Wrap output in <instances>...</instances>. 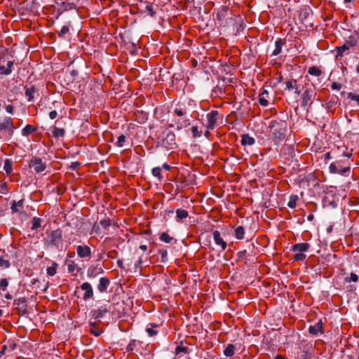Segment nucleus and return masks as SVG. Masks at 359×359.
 <instances>
[{
	"label": "nucleus",
	"instance_id": "nucleus-1",
	"mask_svg": "<svg viewBox=\"0 0 359 359\" xmlns=\"http://www.w3.org/2000/svg\"><path fill=\"white\" fill-rule=\"evenodd\" d=\"M196 108V102L189 99L184 102H179L174 109L173 113L180 117L175 121L176 129L180 130L190 125V121L187 117L191 111Z\"/></svg>",
	"mask_w": 359,
	"mask_h": 359
},
{
	"label": "nucleus",
	"instance_id": "nucleus-2",
	"mask_svg": "<svg viewBox=\"0 0 359 359\" xmlns=\"http://www.w3.org/2000/svg\"><path fill=\"white\" fill-rule=\"evenodd\" d=\"M157 146L167 150L176 149L177 144L175 133L168 128L162 130L157 137Z\"/></svg>",
	"mask_w": 359,
	"mask_h": 359
},
{
	"label": "nucleus",
	"instance_id": "nucleus-3",
	"mask_svg": "<svg viewBox=\"0 0 359 359\" xmlns=\"http://www.w3.org/2000/svg\"><path fill=\"white\" fill-rule=\"evenodd\" d=\"M270 134L274 142L283 141L286 135L287 123L281 120H273L269 123Z\"/></svg>",
	"mask_w": 359,
	"mask_h": 359
},
{
	"label": "nucleus",
	"instance_id": "nucleus-4",
	"mask_svg": "<svg viewBox=\"0 0 359 359\" xmlns=\"http://www.w3.org/2000/svg\"><path fill=\"white\" fill-rule=\"evenodd\" d=\"M330 172L339 174L342 176H348L351 170V163L348 159H338L329 166Z\"/></svg>",
	"mask_w": 359,
	"mask_h": 359
},
{
	"label": "nucleus",
	"instance_id": "nucleus-5",
	"mask_svg": "<svg viewBox=\"0 0 359 359\" xmlns=\"http://www.w3.org/2000/svg\"><path fill=\"white\" fill-rule=\"evenodd\" d=\"M15 126L12 118L8 116L4 117L0 121V139L4 141L8 140L13 135Z\"/></svg>",
	"mask_w": 359,
	"mask_h": 359
},
{
	"label": "nucleus",
	"instance_id": "nucleus-6",
	"mask_svg": "<svg viewBox=\"0 0 359 359\" xmlns=\"http://www.w3.org/2000/svg\"><path fill=\"white\" fill-rule=\"evenodd\" d=\"M63 243L62 232L60 229L52 231L44 239V245L47 247H62Z\"/></svg>",
	"mask_w": 359,
	"mask_h": 359
},
{
	"label": "nucleus",
	"instance_id": "nucleus-7",
	"mask_svg": "<svg viewBox=\"0 0 359 359\" xmlns=\"http://www.w3.org/2000/svg\"><path fill=\"white\" fill-rule=\"evenodd\" d=\"M310 247V244L308 243H300L294 245L292 247V251L294 252L293 255V259L295 261H303L306 258V255L304 254L306 252Z\"/></svg>",
	"mask_w": 359,
	"mask_h": 359
},
{
	"label": "nucleus",
	"instance_id": "nucleus-8",
	"mask_svg": "<svg viewBox=\"0 0 359 359\" xmlns=\"http://www.w3.org/2000/svg\"><path fill=\"white\" fill-rule=\"evenodd\" d=\"M357 43L358 39L356 35L349 36L342 46L336 48L337 57H342L344 51L348 50L351 48L355 47Z\"/></svg>",
	"mask_w": 359,
	"mask_h": 359
},
{
	"label": "nucleus",
	"instance_id": "nucleus-9",
	"mask_svg": "<svg viewBox=\"0 0 359 359\" xmlns=\"http://www.w3.org/2000/svg\"><path fill=\"white\" fill-rule=\"evenodd\" d=\"M316 95V93L314 89L311 88H306L302 95L301 106L304 108L311 107Z\"/></svg>",
	"mask_w": 359,
	"mask_h": 359
},
{
	"label": "nucleus",
	"instance_id": "nucleus-10",
	"mask_svg": "<svg viewBox=\"0 0 359 359\" xmlns=\"http://www.w3.org/2000/svg\"><path fill=\"white\" fill-rule=\"evenodd\" d=\"M29 167L36 173H40L46 169V163L41 158L34 156L29 162Z\"/></svg>",
	"mask_w": 359,
	"mask_h": 359
},
{
	"label": "nucleus",
	"instance_id": "nucleus-11",
	"mask_svg": "<svg viewBox=\"0 0 359 359\" xmlns=\"http://www.w3.org/2000/svg\"><path fill=\"white\" fill-rule=\"evenodd\" d=\"M229 8L226 6H222L217 14V20L220 25L226 26L228 20L231 21V18H227Z\"/></svg>",
	"mask_w": 359,
	"mask_h": 359
},
{
	"label": "nucleus",
	"instance_id": "nucleus-12",
	"mask_svg": "<svg viewBox=\"0 0 359 359\" xmlns=\"http://www.w3.org/2000/svg\"><path fill=\"white\" fill-rule=\"evenodd\" d=\"M219 116V112L215 110L211 111L210 113L207 114L206 118H207V125L206 128L209 130H212L217 121Z\"/></svg>",
	"mask_w": 359,
	"mask_h": 359
},
{
	"label": "nucleus",
	"instance_id": "nucleus-13",
	"mask_svg": "<svg viewBox=\"0 0 359 359\" xmlns=\"http://www.w3.org/2000/svg\"><path fill=\"white\" fill-rule=\"evenodd\" d=\"M76 253L81 259H88L91 257V249L86 245H80L76 246Z\"/></svg>",
	"mask_w": 359,
	"mask_h": 359
},
{
	"label": "nucleus",
	"instance_id": "nucleus-14",
	"mask_svg": "<svg viewBox=\"0 0 359 359\" xmlns=\"http://www.w3.org/2000/svg\"><path fill=\"white\" fill-rule=\"evenodd\" d=\"M109 312V309L107 305H103L97 309H94L90 311L91 318L96 320L102 318L105 313Z\"/></svg>",
	"mask_w": 359,
	"mask_h": 359
},
{
	"label": "nucleus",
	"instance_id": "nucleus-15",
	"mask_svg": "<svg viewBox=\"0 0 359 359\" xmlns=\"http://www.w3.org/2000/svg\"><path fill=\"white\" fill-rule=\"evenodd\" d=\"M26 302L25 297H20L14 300V304L17 306V309L22 314H26L27 311Z\"/></svg>",
	"mask_w": 359,
	"mask_h": 359
},
{
	"label": "nucleus",
	"instance_id": "nucleus-16",
	"mask_svg": "<svg viewBox=\"0 0 359 359\" xmlns=\"http://www.w3.org/2000/svg\"><path fill=\"white\" fill-rule=\"evenodd\" d=\"M81 289L82 290L85 291V293L83 294L84 300H88L93 296V290L91 285L89 283H88V282L83 283L81 285Z\"/></svg>",
	"mask_w": 359,
	"mask_h": 359
},
{
	"label": "nucleus",
	"instance_id": "nucleus-17",
	"mask_svg": "<svg viewBox=\"0 0 359 359\" xmlns=\"http://www.w3.org/2000/svg\"><path fill=\"white\" fill-rule=\"evenodd\" d=\"M25 95L28 102H32L34 99V95L37 93V90L34 86H25Z\"/></svg>",
	"mask_w": 359,
	"mask_h": 359
},
{
	"label": "nucleus",
	"instance_id": "nucleus-18",
	"mask_svg": "<svg viewBox=\"0 0 359 359\" xmlns=\"http://www.w3.org/2000/svg\"><path fill=\"white\" fill-rule=\"evenodd\" d=\"M13 65H14V63H13V61H12V60L8 61L6 63V66L1 65H0V75L7 76V75L11 74L13 71Z\"/></svg>",
	"mask_w": 359,
	"mask_h": 359
},
{
	"label": "nucleus",
	"instance_id": "nucleus-19",
	"mask_svg": "<svg viewBox=\"0 0 359 359\" xmlns=\"http://www.w3.org/2000/svg\"><path fill=\"white\" fill-rule=\"evenodd\" d=\"M213 239L215 243L220 245L222 249L224 250L226 248V243L223 240V238L221 237V234L219 231H214L212 233Z\"/></svg>",
	"mask_w": 359,
	"mask_h": 359
},
{
	"label": "nucleus",
	"instance_id": "nucleus-20",
	"mask_svg": "<svg viewBox=\"0 0 359 359\" xmlns=\"http://www.w3.org/2000/svg\"><path fill=\"white\" fill-rule=\"evenodd\" d=\"M109 284H110V280L108 278L102 277V278H100V279L99 280V283L97 286V290L102 293L106 292Z\"/></svg>",
	"mask_w": 359,
	"mask_h": 359
},
{
	"label": "nucleus",
	"instance_id": "nucleus-21",
	"mask_svg": "<svg viewBox=\"0 0 359 359\" xmlns=\"http://www.w3.org/2000/svg\"><path fill=\"white\" fill-rule=\"evenodd\" d=\"M269 94L268 90L266 89H262L258 97L259 103L263 107H266L269 104Z\"/></svg>",
	"mask_w": 359,
	"mask_h": 359
},
{
	"label": "nucleus",
	"instance_id": "nucleus-22",
	"mask_svg": "<svg viewBox=\"0 0 359 359\" xmlns=\"http://www.w3.org/2000/svg\"><path fill=\"white\" fill-rule=\"evenodd\" d=\"M309 332L313 335H317L318 333H323V323L319 320L313 325L309 327Z\"/></svg>",
	"mask_w": 359,
	"mask_h": 359
},
{
	"label": "nucleus",
	"instance_id": "nucleus-23",
	"mask_svg": "<svg viewBox=\"0 0 359 359\" xmlns=\"http://www.w3.org/2000/svg\"><path fill=\"white\" fill-rule=\"evenodd\" d=\"M286 41L285 39H278L275 42V49L273 50L271 55L276 56L279 55L282 51L283 46L285 44Z\"/></svg>",
	"mask_w": 359,
	"mask_h": 359
},
{
	"label": "nucleus",
	"instance_id": "nucleus-24",
	"mask_svg": "<svg viewBox=\"0 0 359 359\" xmlns=\"http://www.w3.org/2000/svg\"><path fill=\"white\" fill-rule=\"evenodd\" d=\"M67 271L69 273H71L73 275H76L77 273L80 271V268L74 261H70L67 264Z\"/></svg>",
	"mask_w": 359,
	"mask_h": 359
},
{
	"label": "nucleus",
	"instance_id": "nucleus-25",
	"mask_svg": "<svg viewBox=\"0 0 359 359\" xmlns=\"http://www.w3.org/2000/svg\"><path fill=\"white\" fill-rule=\"evenodd\" d=\"M241 142L243 145H252L255 144V140L252 137L250 136L248 134H245L243 135Z\"/></svg>",
	"mask_w": 359,
	"mask_h": 359
},
{
	"label": "nucleus",
	"instance_id": "nucleus-26",
	"mask_svg": "<svg viewBox=\"0 0 359 359\" xmlns=\"http://www.w3.org/2000/svg\"><path fill=\"white\" fill-rule=\"evenodd\" d=\"M76 8V4L74 1H70V0H67V1L62 2L61 5V8L64 11H70L75 9Z\"/></svg>",
	"mask_w": 359,
	"mask_h": 359
},
{
	"label": "nucleus",
	"instance_id": "nucleus-27",
	"mask_svg": "<svg viewBox=\"0 0 359 359\" xmlns=\"http://www.w3.org/2000/svg\"><path fill=\"white\" fill-rule=\"evenodd\" d=\"M235 349L236 347L233 344H229L224 350V355L226 357H231L234 354Z\"/></svg>",
	"mask_w": 359,
	"mask_h": 359
},
{
	"label": "nucleus",
	"instance_id": "nucleus-28",
	"mask_svg": "<svg viewBox=\"0 0 359 359\" xmlns=\"http://www.w3.org/2000/svg\"><path fill=\"white\" fill-rule=\"evenodd\" d=\"M245 230L242 226H237L234 230L235 237L238 240H242L244 238Z\"/></svg>",
	"mask_w": 359,
	"mask_h": 359
},
{
	"label": "nucleus",
	"instance_id": "nucleus-29",
	"mask_svg": "<svg viewBox=\"0 0 359 359\" xmlns=\"http://www.w3.org/2000/svg\"><path fill=\"white\" fill-rule=\"evenodd\" d=\"M23 204H24V199H21L18 201H13L11 202V207L12 212H19V210L18 209V208L22 206Z\"/></svg>",
	"mask_w": 359,
	"mask_h": 359
},
{
	"label": "nucleus",
	"instance_id": "nucleus-30",
	"mask_svg": "<svg viewBox=\"0 0 359 359\" xmlns=\"http://www.w3.org/2000/svg\"><path fill=\"white\" fill-rule=\"evenodd\" d=\"M308 73L314 76H320L322 74V71L318 67L312 66L309 68Z\"/></svg>",
	"mask_w": 359,
	"mask_h": 359
},
{
	"label": "nucleus",
	"instance_id": "nucleus-31",
	"mask_svg": "<svg viewBox=\"0 0 359 359\" xmlns=\"http://www.w3.org/2000/svg\"><path fill=\"white\" fill-rule=\"evenodd\" d=\"M36 130V128L28 124L22 130V134L24 136H28Z\"/></svg>",
	"mask_w": 359,
	"mask_h": 359
},
{
	"label": "nucleus",
	"instance_id": "nucleus-32",
	"mask_svg": "<svg viewBox=\"0 0 359 359\" xmlns=\"http://www.w3.org/2000/svg\"><path fill=\"white\" fill-rule=\"evenodd\" d=\"M52 133L55 137L57 138L63 137L65 134V131L63 128L54 127Z\"/></svg>",
	"mask_w": 359,
	"mask_h": 359
},
{
	"label": "nucleus",
	"instance_id": "nucleus-33",
	"mask_svg": "<svg viewBox=\"0 0 359 359\" xmlns=\"http://www.w3.org/2000/svg\"><path fill=\"white\" fill-rule=\"evenodd\" d=\"M57 266L58 264L56 262H53L50 266L47 268V274L50 276H53L57 272Z\"/></svg>",
	"mask_w": 359,
	"mask_h": 359
},
{
	"label": "nucleus",
	"instance_id": "nucleus-34",
	"mask_svg": "<svg viewBox=\"0 0 359 359\" xmlns=\"http://www.w3.org/2000/svg\"><path fill=\"white\" fill-rule=\"evenodd\" d=\"M4 170L7 175H9L13 170L12 163L9 159H6L4 165Z\"/></svg>",
	"mask_w": 359,
	"mask_h": 359
},
{
	"label": "nucleus",
	"instance_id": "nucleus-35",
	"mask_svg": "<svg viewBox=\"0 0 359 359\" xmlns=\"http://www.w3.org/2000/svg\"><path fill=\"white\" fill-rule=\"evenodd\" d=\"M297 200L298 196L297 195L290 196L289 201L287 203V206L290 208H294L297 206Z\"/></svg>",
	"mask_w": 359,
	"mask_h": 359
},
{
	"label": "nucleus",
	"instance_id": "nucleus-36",
	"mask_svg": "<svg viewBox=\"0 0 359 359\" xmlns=\"http://www.w3.org/2000/svg\"><path fill=\"white\" fill-rule=\"evenodd\" d=\"M89 327H90V332L93 334L95 337H98L100 335L101 332L95 328V323L90 322L89 323Z\"/></svg>",
	"mask_w": 359,
	"mask_h": 359
},
{
	"label": "nucleus",
	"instance_id": "nucleus-37",
	"mask_svg": "<svg viewBox=\"0 0 359 359\" xmlns=\"http://www.w3.org/2000/svg\"><path fill=\"white\" fill-rule=\"evenodd\" d=\"M41 219L39 217H34L32 221V225L31 229L32 230L37 229L38 228H39L41 226Z\"/></svg>",
	"mask_w": 359,
	"mask_h": 359
},
{
	"label": "nucleus",
	"instance_id": "nucleus-38",
	"mask_svg": "<svg viewBox=\"0 0 359 359\" xmlns=\"http://www.w3.org/2000/svg\"><path fill=\"white\" fill-rule=\"evenodd\" d=\"M176 215H177V217L179 219H185L187 217L188 212L186 210L177 209L176 210Z\"/></svg>",
	"mask_w": 359,
	"mask_h": 359
},
{
	"label": "nucleus",
	"instance_id": "nucleus-39",
	"mask_svg": "<svg viewBox=\"0 0 359 359\" xmlns=\"http://www.w3.org/2000/svg\"><path fill=\"white\" fill-rule=\"evenodd\" d=\"M69 31V28L68 25H64L61 27L60 30H57L56 32L57 33L58 36L60 38L65 37V35L67 34Z\"/></svg>",
	"mask_w": 359,
	"mask_h": 359
},
{
	"label": "nucleus",
	"instance_id": "nucleus-40",
	"mask_svg": "<svg viewBox=\"0 0 359 359\" xmlns=\"http://www.w3.org/2000/svg\"><path fill=\"white\" fill-rule=\"evenodd\" d=\"M11 266L8 259H5L4 257H0V267L3 269H8Z\"/></svg>",
	"mask_w": 359,
	"mask_h": 359
},
{
	"label": "nucleus",
	"instance_id": "nucleus-41",
	"mask_svg": "<svg viewBox=\"0 0 359 359\" xmlns=\"http://www.w3.org/2000/svg\"><path fill=\"white\" fill-rule=\"evenodd\" d=\"M152 175L155 177H156L159 181H161L162 176H161V169L160 167H156L154 168L151 170Z\"/></svg>",
	"mask_w": 359,
	"mask_h": 359
},
{
	"label": "nucleus",
	"instance_id": "nucleus-42",
	"mask_svg": "<svg viewBox=\"0 0 359 359\" xmlns=\"http://www.w3.org/2000/svg\"><path fill=\"white\" fill-rule=\"evenodd\" d=\"M151 326V327H147L146 332H147L148 335L149 337H153L157 334L158 331L156 330H154L153 327H156L157 325L155 324H150Z\"/></svg>",
	"mask_w": 359,
	"mask_h": 359
},
{
	"label": "nucleus",
	"instance_id": "nucleus-43",
	"mask_svg": "<svg viewBox=\"0 0 359 359\" xmlns=\"http://www.w3.org/2000/svg\"><path fill=\"white\" fill-rule=\"evenodd\" d=\"M160 240L166 243H170L172 240V238L170 237L167 233H162L160 236Z\"/></svg>",
	"mask_w": 359,
	"mask_h": 359
},
{
	"label": "nucleus",
	"instance_id": "nucleus-44",
	"mask_svg": "<svg viewBox=\"0 0 359 359\" xmlns=\"http://www.w3.org/2000/svg\"><path fill=\"white\" fill-rule=\"evenodd\" d=\"M158 254L161 255V260L162 262H165L168 260V253L167 250L164 249H160L158 250Z\"/></svg>",
	"mask_w": 359,
	"mask_h": 359
},
{
	"label": "nucleus",
	"instance_id": "nucleus-45",
	"mask_svg": "<svg viewBox=\"0 0 359 359\" xmlns=\"http://www.w3.org/2000/svg\"><path fill=\"white\" fill-rule=\"evenodd\" d=\"M345 282L350 283L351 281L353 282H357L358 280V276L357 274L354 273H351L350 274V277H346L344 279Z\"/></svg>",
	"mask_w": 359,
	"mask_h": 359
},
{
	"label": "nucleus",
	"instance_id": "nucleus-46",
	"mask_svg": "<svg viewBox=\"0 0 359 359\" xmlns=\"http://www.w3.org/2000/svg\"><path fill=\"white\" fill-rule=\"evenodd\" d=\"M126 137L124 135H121L118 137V140L116 143V146L118 147H122L123 146L124 142H126Z\"/></svg>",
	"mask_w": 359,
	"mask_h": 359
},
{
	"label": "nucleus",
	"instance_id": "nucleus-47",
	"mask_svg": "<svg viewBox=\"0 0 359 359\" xmlns=\"http://www.w3.org/2000/svg\"><path fill=\"white\" fill-rule=\"evenodd\" d=\"M146 11L148 12L151 17H154L156 15V12L153 8L152 4L150 3L146 6Z\"/></svg>",
	"mask_w": 359,
	"mask_h": 359
},
{
	"label": "nucleus",
	"instance_id": "nucleus-48",
	"mask_svg": "<svg viewBox=\"0 0 359 359\" xmlns=\"http://www.w3.org/2000/svg\"><path fill=\"white\" fill-rule=\"evenodd\" d=\"M348 98L355 101L358 104H359V94H355L354 93L350 92L348 93Z\"/></svg>",
	"mask_w": 359,
	"mask_h": 359
},
{
	"label": "nucleus",
	"instance_id": "nucleus-49",
	"mask_svg": "<svg viewBox=\"0 0 359 359\" xmlns=\"http://www.w3.org/2000/svg\"><path fill=\"white\" fill-rule=\"evenodd\" d=\"M106 256L109 258H111V259H116L118 257V252L116 250H110L109 251L107 254H106Z\"/></svg>",
	"mask_w": 359,
	"mask_h": 359
},
{
	"label": "nucleus",
	"instance_id": "nucleus-50",
	"mask_svg": "<svg viewBox=\"0 0 359 359\" xmlns=\"http://www.w3.org/2000/svg\"><path fill=\"white\" fill-rule=\"evenodd\" d=\"M191 132L194 137H199L201 136V132L198 130L196 126H193L191 128Z\"/></svg>",
	"mask_w": 359,
	"mask_h": 359
},
{
	"label": "nucleus",
	"instance_id": "nucleus-51",
	"mask_svg": "<svg viewBox=\"0 0 359 359\" xmlns=\"http://www.w3.org/2000/svg\"><path fill=\"white\" fill-rule=\"evenodd\" d=\"M296 83H297L296 80H294L293 81H287L285 82L286 88L288 90H291L294 88V86L296 85Z\"/></svg>",
	"mask_w": 359,
	"mask_h": 359
},
{
	"label": "nucleus",
	"instance_id": "nucleus-52",
	"mask_svg": "<svg viewBox=\"0 0 359 359\" xmlns=\"http://www.w3.org/2000/svg\"><path fill=\"white\" fill-rule=\"evenodd\" d=\"M100 224L104 229L109 227L111 225V221L109 219H102L100 221Z\"/></svg>",
	"mask_w": 359,
	"mask_h": 359
},
{
	"label": "nucleus",
	"instance_id": "nucleus-53",
	"mask_svg": "<svg viewBox=\"0 0 359 359\" xmlns=\"http://www.w3.org/2000/svg\"><path fill=\"white\" fill-rule=\"evenodd\" d=\"M7 192H8V189H7L6 183L0 182V193L6 194Z\"/></svg>",
	"mask_w": 359,
	"mask_h": 359
},
{
	"label": "nucleus",
	"instance_id": "nucleus-54",
	"mask_svg": "<svg viewBox=\"0 0 359 359\" xmlns=\"http://www.w3.org/2000/svg\"><path fill=\"white\" fill-rule=\"evenodd\" d=\"M142 257H139L138 259L134 263V268L135 269H140L142 267Z\"/></svg>",
	"mask_w": 359,
	"mask_h": 359
},
{
	"label": "nucleus",
	"instance_id": "nucleus-55",
	"mask_svg": "<svg viewBox=\"0 0 359 359\" xmlns=\"http://www.w3.org/2000/svg\"><path fill=\"white\" fill-rule=\"evenodd\" d=\"M331 88L333 90H339L341 88V84L337 82H333L331 85Z\"/></svg>",
	"mask_w": 359,
	"mask_h": 359
},
{
	"label": "nucleus",
	"instance_id": "nucleus-56",
	"mask_svg": "<svg viewBox=\"0 0 359 359\" xmlns=\"http://www.w3.org/2000/svg\"><path fill=\"white\" fill-rule=\"evenodd\" d=\"M187 347L177 346L175 348V352L176 353H179L180 352H187Z\"/></svg>",
	"mask_w": 359,
	"mask_h": 359
},
{
	"label": "nucleus",
	"instance_id": "nucleus-57",
	"mask_svg": "<svg viewBox=\"0 0 359 359\" xmlns=\"http://www.w3.org/2000/svg\"><path fill=\"white\" fill-rule=\"evenodd\" d=\"M248 255L246 250H243L238 252V257L240 259L245 258V256Z\"/></svg>",
	"mask_w": 359,
	"mask_h": 359
},
{
	"label": "nucleus",
	"instance_id": "nucleus-58",
	"mask_svg": "<svg viewBox=\"0 0 359 359\" xmlns=\"http://www.w3.org/2000/svg\"><path fill=\"white\" fill-rule=\"evenodd\" d=\"M105 250H102V252L97 255V261H101L104 258Z\"/></svg>",
	"mask_w": 359,
	"mask_h": 359
},
{
	"label": "nucleus",
	"instance_id": "nucleus-59",
	"mask_svg": "<svg viewBox=\"0 0 359 359\" xmlns=\"http://www.w3.org/2000/svg\"><path fill=\"white\" fill-rule=\"evenodd\" d=\"M57 116V113L56 111H52L49 113V117L50 119H55Z\"/></svg>",
	"mask_w": 359,
	"mask_h": 359
},
{
	"label": "nucleus",
	"instance_id": "nucleus-60",
	"mask_svg": "<svg viewBox=\"0 0 359 359\" xmlns=\"http://www.w3.org/2000/svg\"><path fill=\"white\" fill-rule=\"evenodd\" d=\"M6 110L8 113L13 114V107L11 104H8L6 107Z\"/></svg>",
	"mask_w": 359,
	"mask_h": 359
},
{
	"label": "nucleus",
	"instance_id": "nucleus-61",
	"mask_svg": "<svg viewBox=\"0 0 359 359\" xmlns=\"http://www.w3.org/2000/svg\"><path fill=\"white\" fill-rule=\"evenodd\" d=\"M117 265L119 268L121 269H124V266H123V262L122 259H118L117 261Z\"/></svg>",
	"mask_w": 359,
	"mask_h": 359
},
{
	"label": "nucleus",
	"instance_id": "nucleus-62",
	"mask_svg": "<svg viewBox=\"0 0 359 359\" xmlns=\"http://www.w3.org/2000/svg\"><path fill=\"white\" fill-rule=\"evenodd\" d=\"M6 349H7V346L6 345L2 346L1 350L0 351V354L1 356L5 354Z\"/></svg>",
	"mask_w": 359,
	"mask_h": 359
},
{
	"label": "nucleus",
	"instance_id": "nucleus-63",
	"mask_svg": "<svg viewBox=\"0 0 359 359\" xmlns=\"http://www.w3.org/2000/svg\"><path fill=\"white\" fill-rule=\"evenodd\" d=\"M331 158V154L330 152H327L324 154V160L327 161L328 159Z\"/></svg>",
	"mask_w": 359,
	"mask_h": 359
},
{
	"label": "nucleus",
	"instance_id": "nucleus-64",
	"mask_svg": "<svg viewBox=\"0 0 359 359\" xmlns=\"http://www.w3.org/2000/svg\"><path fill=\"white\" fill-rule=\"evenodd\" d=\"M79 72L77 70H75V69H73L70 72V74L73 76V77H75L78 75Z\"/></svg>",
	"mask_w": 359,
	"mask_h": 359
}]
</instances>
